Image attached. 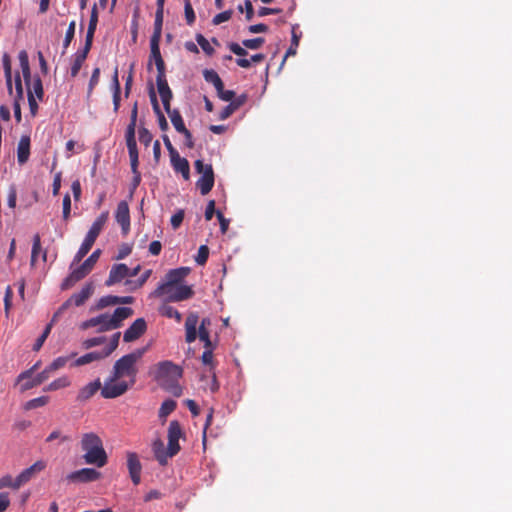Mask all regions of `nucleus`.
I'll return each mask as SVG.
<instances>
[{"label":"nucleus","mask_w":512,"mask_h":512,"mask_svg":"<svg viewBox=\"0 0 512 512\" xmlns=\"http://www.w3.org/2000/svg\"><path fill=\"white\" fill-rule=\"evenodd\" d=\"M145 349H137L119 358L113 366L111 375L104 381L101 396L114 399L125 394L136 383L138 373L137 362L142 358Z\"/></svg>","instance_id":"obj_1"},{"label":"nucleus","mask_w":512,"mask_h":512,"mask_svg":"<svg viewBox=\"0 0 512 512\" xmlns=\"http://www.w3.org/2000/svg\"><path fill=\"white\" fill-rule=\"evenodd\" d=\"M81 450L84 452L82 458L86 464L98 468L104 467L108 462V456L101 438L93 432L84 433L80 441Z\"/></svg>","instance_id":"obj_2"},{"label":"nucleus","mask_w":512,"mask_h":512,"mask_svg":"<svg viewBox=\"0 0 512 512\" xmlns=\"http://www.w3.org/2000/svg\"><path fill=\"white\" fill-rule=\"evenodd\" d=\"M182 374L183 370L180 366L171 361H163L157 365L155 379L167 392L175 397H180L183 390L178 381Z\"/></svg>","instance_id":"obj_3"},{"label":"nucleus","mask_w":512,"mask_h":512,"mask_svg":"<svg viewBox=\"0 0 512 512\" xmlns=\"http://www.w3.org/2000/svg\"><path fill=\"white\" fill-rule=\"evenodd\" d=\"M133 314V310L129 307H118L112 315L107 313L84 321L81 325L83 329L98 327V332H106L117 329L122 325L123 320Z\"/></svg>","instance_id":"obj_4"},{"label":"nucleus","mask_w":512,"mask_h":512,"mask_svg":"<svg viewBox=\"0 0 512 512\" xmlns=\"http://www.w3.org/2000/svg\"><path fill=\"white\" fill-rule=\"evenodd\" d=\"M198 322H199V316L197 315V313L192 312L187 316L186 321H185V330H186L185 340L187 343H192L196 340V338L198 336L199 339L202 342H204L205 348H208L211 346V340H210V333H209L207 327L211 325V320L209 318H203L199 325V329L197 332Z\"/></svg>","instance_id":"obj_5"},{"label":"nucleus","mask_w":512,"mask_h":512,"mask_svg":"<svg viewBox=\"0 0 512 512\" xmlns=\"http://www.w3.org/2000/svg\"><path fill=\"white\" fill-rule=\"evenodd\" d=\"M108 212H102L98 217L97 219L93 222L92 226L90 227L83 243L81 244L79 250L77 251L75 257H74V260H73V263H78L80 262L86 255L87 253L90 251V249L92 248L93 244L95 243L97 237L99 236V234L101 233L104 225L106 224L107 220H108Z\"/></svg>","instance_id":"obj_6"},{"label":"nucleus","mask_w":512,"mask_h":512,"mask_svg":"<svg viewBox=\"0 0 512 512\" xmlns=\"http://www.w3.org/2000/svg\"><path fill=\"white\" fill-rule=\"evenodd\" d=\"M157 297H164L166 303L181 302L194 296V291L189 285H159L154 291Z\"/></svg>","instance_id":"obj_7"},{"label":"nucleus","mask_w":512,"mask_h":512,"mask_svg":"<svg viewBox=\"0 0 512 512\" xmlns=\"http://www.w3.org/2000/svg\"><path fill=\"white\" fill-rule=\"evenodd\" d=\"M100 255L101 250L96 249L79 267L71 271L68 277L63 281L62 288L67 289L88 275L97 263Z\"/></svg>","instance_id":"obj_8"},{"label":"nucleus","mask_w":512,"mask_h":512,"mask_svg":"<svg viewBox=\"0 0 512 512\" xmlns=\"http://www.w3.org/2000/svg\"><path fill=\"white\" fill-rule=\"evenodd\" d=\"M195 170L201 177L196 182L202 195H207L214 186V171L211 164H204L202 160H196Z\"/></svg>","instance_id":"obj_9"},{"label":"nucleus","mask_w":512,"mask_h":512,"mask_svg":"<svg viewBox=\"0 0 512 512\" xmlns=\"http://www.w3.org/2000/svg\"><path fill=\"white\" fill-rule=\"evenodd\" d=\"M18 59L22 71V75L24 78V82L27 86V96H28V104L30 108V112L33 116L36 115L38 111V104L36 102L35 97L33 96V92L30 90V82H31V70L29 64L28 53L25 50H21L18 54Z\"/></svg>","instance_id":"obj_10"},{"label":"nucleus","mask_w":512,"mask_h":512,"mask_svg":"<svg viewBox=\"0 0 512 512\" xmlns=\"http://www.w3.org/2000/svg\"><path fill=\"white\" fill-rule=\"evenodd\" d=\"M94 287L92 284H86L80 292L74 293L68 300H66L61 307L58 309V311L54 314L52 321L55 320V318L61 314L64 310H66L68 307L74 305V306H81L83 305L93 294Z\"/></svg>","instance_id":"obj_11"},{"label":"nucleus","mask_w":512,"mask_h":512,"mask_svg":"<svg viewBox=\"0 0 512 512\" xmlns=\"http://www.w3.org/2000/svg\"><path fill=\"white\" fill-rule=\"evenodd\" d=\"M184 436L181 424L177 420L171 421L167 431L168 455L175 456L180 451L179 439Z\"/></svg>","instance_id":"obj_12"},{"label":"nucleus","mask_w":512,"mask_h":512,"mask_svg":"<svg viewBox=\"0 0 512 512\" xmlns=\"http://www.w3.org/2000/svg\"><path fill=\"white\" fill-rule=\"evenodd\" d=\"M101 477V472L94 468H82L68 474L67 479L73 483H90L98 481Z\"/></svg>","instance_id":"obj_13"},{"label":"nucleus","mask_w":512,"mask_h":512,"mask_svg":"<svg viewBox=\"0 0 512 512\" xmlns=\"http://www.w3.org/2000/svg\"><path fill=\"white\" fill-rule=\"evenodd\" d=\"M127 468L129 471L130 478L134 485H138L141 482V471L142 465L138 455L135 452H127Z\"/></svg>","instance_id":"obj_14"},{"label":"nucleus","mask_w":512,"mask_h":512,"mask_svg":"<svg viewBox=\"0 0 512 512\" xmlns=\"http://www.w3.org/2000/svg\"><path fill=\"white\" fill-rule=\"evenodd\" d=\"M147 329L146 321L143 318H137L124 332L123 340L132 342L140 338Z\"/></svg>","instance_id":"obj_15"},{"label":"nucleus","mask_w":512,"mask_h":512,"mask_svg":"<svg viewBox=\"0 0 512 512\" xmlns=\"http://www.w3.org/2000/svg\"><path fill=\"white\" fill-rule=\"evenodd\" d=\"M46 468V463L42 460L36 461L30 467L24 469L17 477H16V486H22L29 482L35 475Z\"/></svg>","instance_id":"obj_16"},{"label":"nucleus","mask_w":512,"mask_h":512,"mask_svg":"<svg viewBox=\"0 0 512 512\" xmlns=\"http://www.w3.org/2000/svg\"><path fill=\"white\" fill-rule=\"evenodd\" d=\"M115 219L120 224L122 233L126 235L130 230V211L126 201H121L117 205Z\"/></svg>","instance_id":"obj_17"},{"label":"nucleus","mask_w":512,"mask_h":512,"mask_svg":"<svg viewBox=\"0 0 512 512\" xmlns=\"http://www.w3.org/2000/svg\"><path fill=\"white\" fill-rule=\"evenodd\" d=\"M91 45L84 44V47L80 50H78L72 57H71V67H70V75L72 78H75L81 68L85 60L87 59L88 53L91 50Z\"/></svg>","instance_id":"obj_18"},{"label":"nucleus","mask_w":512,"mask_h":512,"mask_svg":"<svg viewBox=\"0 0 512 512\" xmlns=\"http://www.w3.org/2000/svg\"><path fill=\"white\" fill-rule=\"evenodd\" d=\"M190 273L189 267H179L169 270L165 275V281L160 285H184L182 282Z\"/></svg>","instance_id":"obj_19"},{"label":"nucleus","mask_w":512,"mask_h":512,"mask_svg":"<svg viewBox=\"0 0 512 512\" xmlns=\"http://www.w3.org/2000/svg\"><path fill=\"white\" fill-rule=\"evenodd\" d=\"M130 268L126 264H115L111 267L105 285L110 287L128 277Z\"/></svg>","instance_id":"obj_20"},{"label":"nucleus","mask_w":512,"mask_h":512,"mask_svg":"<svg viewBox=\"0 0 512 512\" xmlns=\"http://www.w3.org/2000/svg\"><path fill=\"white\" fill-rule=\"evenodd\" d=\"M160 40L161 39H157V38L150 39V49H151L150 58L153 59L155 62L157 74L166 73L165 62L161 56L160 47H159Z\"/></svg>","instance_id":"obj_21"},{"label":"nucleus","mask_w":512,"mask_h":512,"mask_svg":"<svg viewBox=\"0 0 512 512\" xmlns=\"http://www.w3.org/2000/svg\"><path fill=\"white\" fill-rule=\"evenodd\" d=\"M103 388V385L99 378L94 380L93 382L88 383L84 387H82L77 395V401L79 402H85L89 400L92 396H94L97 391H101Z\"/></svg>","instance_id":"obj_22"},{"label":"nucleus","mask_w":512,"mask_h":512,"mask_svg":"<svg viewBox=\"0 0 512 512\" xmlns=\"http://www.w3.org/2000/svg\"><path fill=\"white\" fill-rule=\"evenodd\" d=\"M171 165L175 172L181 173L185 180L190 178V166L186 158L180 157L179 153L170 156Z\"/></svg>","instance_id":"obj_23"},{"label":"nucleus","mask_w":512,"mask_h":512,"mask_svg":"<svg viewBox=\"0 0 512 512\" xmlns=\"http://www.w3.org/2000/svg\"><path fill=\"white\" fill-rule=\"evenodd\" d=\"M247 101V95L241 94L235 99H232L230 103L222 109L220 112L219 118L221 120H225L229 118L237 109H239L242 105Z\"/></svg>","instance_id":"obj_24"},{"label":"nucleus","mask_w":512,"mask_h":512,"mask_svg":"<svg viewBox=\"0 0 512 512\" xmlns=\"http://www.w3.org/2000/svg\"><path fill=\"white\" fill-rule=\"evenodd\" d=\"M152 451L160 465H166L168 459L173 457L168 455V447L165 449L164 443L161 439H156L153 441Z\"/></svg>","instance_id":"obj_25"},{"label":"nucleus","mask_w":512,"mask_h":512,"mask_svg":"<svg viewBox=\"0 0 512 512\" xmlns=\"http://www.w3.org/2000/svg\"><path fill=\"white\" fill-rule=\"evenodd\" d=\"M30 156V138L22 136L17 147V161L20 165L25 164Z\"/></svg>","instance_id":"obj_26"},{"label":"nucleus","mask_w":512,"mask_h":512,"mask_svg":"<svg viewBox=\"0 0 512 512\" xmlns=\"http://www.w3.org/2000/svg\"><path fill=\"white\" fill-rule=\"evenodd\" d=\"M97 24H98V9H97V5L94 4L91 9L89 24H88L86 38H85V44L92 46L94 34H95V31L97 28Z\"/></svg>","instance_id":"obj_27"},{"label":"nucleus","mask_w":512,"mask_h":512,"mask_svg":"<svg viewBox=\"0 0 512 512\" xmlns=\"http://www.w3.org/2000/svg\"><path fill=\"white\" fill-rule=\"evenodd\" d=\"M133 297L131 296H113V295H107L99 299L98 307L99 308H105L108 306L116 305V304H131L133 302Z\"/></svg>","instance_id":"obj_28"},{"label":"nucleus","mask_w":512,"mask_h":512,"mask_svg":"<svg viewBox=\"0 0 512 512\" xmlns=\"http://www.w3.org/2000/svg\"><path fill=\"white\" fill-rule=\"evenodd\" d=\"M156 84H157V89H158V93L161 97V100L173 98L172 91H171V89L168 85L167 79H166V73L157 74Z\"/></svg>","instance_id":"obj_29"},{"label":"nucleus","mask_w":512,"mask_h":512,"mask_svg":"<svg viewBox=\"0 0 512 512\" xmlns=\"http://www.w3.org/2000/svg\"><path fill=\"white\" fill-rule=\"evenodd\" d=\"M51 374L49 371L45 368L42 372L37 374L33 379H28L26 382H24L21 385V391H27L30 390L40 384H42L44 381H46L48 378H50Z\"/></svg>","instance_id":"obj_30"},{"label":"nucleus","mask_w":512,"mask_h":512,"mask_svg":"<svg viewBox=\"0 0 512 512\" xmlns=\"http://www.w3.org/2000/svg\"><path fill=\"white\" fill-rule=\"evenodd\" d=\"M112 89H113V105L114 111L117 112L120 107V82L118 78V69L115 68L114 74L112 76Z\"/></svg>","instance_id":"obj_31"},{"label":"nucleus","mask_w":512,"mask_h":512,"mask_svg":"<svg viewBox=\"0 0 512 512\" xmlns=\"http://www.w3.org/2000/svg\"><path fill=\"white\" fill-rule=\"evenodd\" d=\"M2 63H3V69H4V76L6 80L7 90L9 94H12L13 88H12V67H11V60L8 54H4L2 57Z\"/></svg>","instance_id":"obj_32"},{"label":"nucleus","mask_w":512,"mask_h":512,"mask_svg":"<svg viewBox=\"0 0 512 512\" xmlns=\"http://www.w3.org/2000/svg\"><path fill=\"white\" fill-rule=\"evenodd\" d=\"M105 356L103 355L102 351L101 352H90V353H87L79 358H77L74 362V366H82V365H86V364H89L93 361H98V360H101V359H104Z\"/></svg>","instance_id":"obj_33"},{"label":"nucleus","mask_w":512,"mask_h":512,"mask_svg":"<svg viewBox=\"0 0 512 512\" xmlns=\"http://www.w3.org/2000/svg\"><path fill=\"white\" fill-rule=\"evenodd\" d=\"M203 77L206 82L213 84L216 90L222 89L223 81L221 80L216 71L212 69H205L203 71Z\"/></svg>","instance_id":"obj_34"},{"label":"nucleus","mask_w":512,"mask_h":512,"mask_svg":"<svg viewBox=\"0 0 512 512\" xmlns=\"http://www.w3.org/2000/svg\"><path fill=\"white\" fill-rule=\"evenodd\" d=\"M70 384H71L70 378L68 376H62V377L52 381L47 386H45L43 388V391H45V392L56 391V390H59L62 388H66V387L70 386Z\"/></svg>","instance_id":"obj_35"},{"label":"nucleus","mask_w":512,"mask_h":512,"mask_svg":"<svg viewBox=\"0 0 512 512\" xmlns=\"http://www.w3.org/2000/svg\"><path fill=\"white\" fill-rule=\"evenodd\" d=\"M176 402L172 399L165 400L159 409V418L162 422L166 421L168 415H170L176 409Z\"/></svg>","instance_id":"obj_36"},{"label":"nucleus","mask_w":512,"mask_h":512,"mask_svg":"<svg viewBox=\"0 0 512 512\" xmlns=\"http://www.w3.org/2000/svg\"><path fill=\"white\" fill-rule=\"evenodd\" d=\"M159 312L164 317L174 318L178 323H180L182 321L181 313L174 307L168 305L167 303L163 304L159 308Z\"/></svg>","instance_id":"obj_37"},{"label":"nucleus","mask_w":512,"mask_h":512,"mask_svg":"<svg viewBox=\"0 0 512 512\" xmlns=\"http://www.w3.org/2000/svg\"><path fill=\"white\" fill-rule=\"evenodd\" d=\"M170 119H171V122L175 128V130L178 132V133H181L183 132L184 130H186L187 128L185 127V124H184V121H183V118L179 112V110L177 109H174L172 113H170L169 115Z\"/></svg>","instance_id":"obj_38"},{"label":"nucleus","mask_w":512,"mask_h":512,"mask_svg":"<svg viewBox=\"0 0 512 512\" xmlns=\"http://www.w3.org/2000/svg\"><path fill=\"white\" fill-rule=\"evenodd\" d=\"M152 273V270H146L141 276L139 279L133 281V280H126L125 281V285H128L130 286V290H136L140 287H142L145 282L148 280V278L150 277Z\"/></svg>","instance_id":"obj_39"},{"label":"nucleus","mask_w":512,"mask_h":512,"mask_svg":"<svg viewBox=\"0 0 512 512\" xmlns=\"http://www.w3.org/2000/svg\"><path fill=\"white\" fill-rule=\"evenodd\" d=\"M164 12L156 11L154 21V31L151 38L161 39Z\"/></svg>","instance_id":"obj_40"},{"label":"nucleus","mask_w":512,"mask_h":512,"mask_svg":"<svg viewBox=\"0 0 512 512\" xmlns=\"http://www.w3.org/2000/svg\"><path fill=\"white\" fill-rule=\"evenodd\" d=\"M30 90L33 92L34 97L36 96L39 100L43 99L44 90L42 81L39 77H35L34 79L31 78Z\"/></svg>","instance_id":"obj_41"},{"label":"nucleus","mask_w":512,"mask_h":512,"mask_svg":"<svg viewBox=\"0 0 512 512\" xmlns=\"http://www.w3.org/2000/svg\"><path fill=\"white\" fill-rule=\"evenodd\" d=\"M73 356H75V354H72L70 357H64V356L58 357V358L54 359L53 362L46 367V369L49 371L50 374H52V373L56 372L57 370L63 368L67 364L68 360L70 358H72Z\"/></svg>","instance_id":"obj_42"},{"label":"nucleus","mask_w":512,"mask_h":512,"mask_svg":"<svg viewBox=\"0 0 512 512\" xmlns=\"http://www.w3.org/2000/svg\"><path fill=\"white\" fill-rule=\"evenodd\" d=\"M135 128H136V124L134 123H129L128 126H127V129H126V133H125V138H126V145H127V148H136L137 147V143H136V139H135Z\"/></svg>","instance_id":"obj_43"},{"label":"nucleus","mask_w":512,"mask_h":512,"mask_svg":"<svg viewBox=\"0 0 512 512\" xmlns=\"http://www.w3.org/2000/svg\"><path fill=\"white\" fill-rule=\"evenodd\" d=\"M75 28H76V22L73 20L69 23L68 28L65 33V38L63 41V53H65V50L69 47L71 44L74 35H75Z\"/></svg>","instance_id":"obj_44"},{"label":"nucleus","mask_w":512,"mask_h":512,"mask_svg":"<svg viewBox=\"0 0 512 512\" xmlns=\"http://www.w3.org/2000/svg\"><path fill=\"white\" fill-rule=\"evenodd\" d=\"M41 252V239L39 234H35L33 236V245H32V251H31V266L35 265V262L37 260V257L39 253Z\"/></svg>","instance_id":"obj_45"},{"label":"nucleus","mask_w":512,"mask_h":512,"mask_svg":"<svg viewBox=\"0 0 512 512\" xmlns=\"http://www.w3.org/2000/svg\"><path fill=\"white\" fill-rule=\"evenodd\" d=\"M48 401H49L48 396H40V397L31 399L25 404V409L32 410V409H35L38 407L45 406L48 403Z\"/></svg>","instance_id":"obj_46"},{"label":"nucleus","mask_w":512,"mask_h":512,"mask_svg":"<svg viewBox=\"0 0 512 512\" xmlns=\"http://www.w3.org/2000/svg\"><path fill=\"white\" fill-rule=\"evenodd\" d=\"M197 44L202 48V50L208 55L211 56L214 54L215 50L209 43V41L202 35H196Z\"/></svg>","instance_id":"obj_47"},{"label":"nucleus","mask_w":512,"mask_h":512,"mask_svg":"<svg viewBox=\"0 0 512 512\" xmlns=\"http://www.w3.org/2000/svg\"><path fill=\"white\" fill-rule=\"evenodd\" d=\"M121 333L116 332L112 338L110 339V342L108 346L102 351L103 355L108 357L119 345V339H120Z\"/></svg>","instance_id":"obj_48"},{"label":"nucleus","mask_w":512,"mask_h":512,"mask_svg":"<svg viewBox=\"0 0 512 512\" xmlns=\"http://www.w3.org/2000/svg\"><path fill=\"white\" fill-rule=\"evenodd\" d=\"M184 14L187 24L192 25L196 16L190 0H184Z\"/></svg>","instance_id":"obj_49"},{"label":"nucleus","mask_w":512,"mask_h":512,"mask_svg":"<svg viewBox=\"0 0 512 512\" xmlns=\"http://www.w3.org/2000/svg\"><path fill=\"white\" fill-rule=\"evenodd\" d=\"M129 158H130V166L132 173L139 172L138 171V165H139V154L138 149L136 148H129L128 149Z\"/></svg>","instance_id":"obj_50"},{"label":"nucleus","mask_w":512,"mask_h":512,"mask_svg":"<svg viewBox=\"0 0 512 512\" xmlns=\"http://www.w3.org/2000/svg\"><path fill=\"white\" fill-rule=\"evenodd\" d=\"M138 134H139V141L145 147H148L153 140V135L151 134V132L145 127H140Z\"/></svg>","instance_id":"obj_51"},{"label":"nucleus","mask_w":512,"mask_h":512,"mask_svg":"<svg viewBox=\"0 0 512 512\" xmlns=\"http://www.w3.org/2000/svg\"><path fill=\"white\" fill-rule=\"evenodd\" d=\"M265 43V39L263 37H257L253 39L243 40L242 44L244 47L252 50L259 49Z\"/></svg>","instance_id":"obj_52"},{"label":"nucleus","mask_w":512,"mask_h":512,"mask_svg":"<svg viewBox=\"0 0 512 512\" xmlns=\"http://www.w3.org/2000/svg\"><path fill=\"white\" fill-rule=\"evenodd\" d=\"M209 256V248L206 245H201L198 249L197 256L195 258V261L199 265H204Z\"/></svg>","instance_id":"obj_53"},{"label":"nucleus","mask_w":512,"mask_h":512,"mask_svg":"<svg viewBox=\"0 0 512 512\" xmlns=\"http://www.w3.org/2000/svg\"><path fill=\"white\" fill-rule=\"evenodd\" d=\"M99 79H100V68L97 67L93 70L90 81H89L88 92H87L88 97L91 96L93 89L99 83Z\"/></svg>","instance_id":"obj_54"},{"label":"nucleus","mask_w":512,"mask_h":512,"mask_svg":"<svg viewBox=\"0 0 512 512\" xmlns=\"http://www.w3.org/2000/svg\"><path fill=\"white\" fill-rule=\"evenodd\" d=\"M232 14H233V11L232 10H226V11H223L217 15H215L212 19V23L214 25H219L223 22H226L228 20L231 19L232 17Z\"/></svg>","instance_id":"obj_55"},{"label":"nucleus","mask_w":512,"mask_h":512,"mask_svg":"<svg viewBox=\"0 0 512 512\" xmlns=\"http://www.w3.org/2000/svg\"><path fill=\"white\" fill-rule=\"evenodd\" d=\"M19 489L20 486H16V478L13 479L11 475H5L0 478V489L2 488Z\"/></svg>","instance_id":"obj_56"},{"label":"nucleus","mask_w":512,"mask_h":512,"mask_svg":"<svg viewBox=\"0 0 512 512\" xmlns=\"http://www.w3.org/2000/svg\"><path fill=\"white\" fill-rule=\"evenodd\" d=\"M184 215L185 213L182 209L178 210L174 215H172L170 223L173 229H178L181 226Z\"/></svg>","instance_id":"obj_57"},{"label":"nucleus","mask_w":512,"mask_h":512,"mask_svg":"<svg viewBox=\"0 0 512 512\" xmlns=\"http://www.w3.org/2000/svg\"><path fill=\"white\" fill-rule=\"evenodd\" d=\"M12 298H13V290L11 286H7L5 290V296H4V309L6 315H8L10 308L12 306Z\"/></svg>","instance_id":"obj_58"},{"label":"nucleus","mask_w":512,"mask_h":512,"mask_svg":"<svg viewBox=\"0 0 512 512\" xmlns=\"http://www.w3.org/2000/svg\"><path fill=\"white\" fill-rule=\"evenodd\" d=\"M62 206H63V219L65 221H67L70 217V212H71V198H70L69 194H66L63 197Z\"/></svg>","instance_id":"obj_59"},{"label":"nucleus","mask_w":512,"mask_h":512,"mask_svg":"<svg viewBox=\"0 0 512 512\" xmlns=\"http://www.w3.org/2000/svg\"><path fill=\"white\" fill-rule=\"evenodd\" d=\"M15 90H16L15 99H18V101L23 100L24 91H23L22 81H21L19 72H17L15 75Z\"/></svg>","instance_id":"obj_60"},{"label":"nucleus","mask_w":512,"mask_h":512,"mask_svg":"<svg viewBox=\"0 0 512 512\" xmlns=\"http://www.w3.org/2000/svg\"><path fill=\"white\" fill-rule=\"evenodd\" d=\"M106 340L105 337H93V338H89V339H86L84 342H83V347L85 349H90L92 347H95V346H98V345H101L102 343H104Z\"/></svg>","instance_id":"obj_61"},{"label":"nucleus","mask_w":512,"mask_h":512,"mask_svg":"<svg viewBox=\"0 0 512 512\" xmlns=\"http://www.w3.org/2000/svg\"><path fill=\"white\" fill-rule=\"evenodd\" d=\"M228 48L230 49V51L232 53H234L235 55L240 56V57H244L248 54L246 49H244L238 43H235V42L229 43Z\"/></svg>","instance_id":"obj_62"},{"label":"nucleus","mask_w":512,"mask_h":512,"mask_svg":"<svg viewBox=\"0 0 512 512\" xmlns=\"http://www.w3.org/2000/svg\"><path fill=\"white\" fill-rule=\"evenodd\" d=\"M217 91V95L220 99H222L223 101H231L232 99H234V96H235V93L234 91L232 90H225L224 89V84H222V89L221 90H216Z\"/></svg>","instance_id":"obj_63"},{"label":"nucleus","mask_w":512,"mask_h":512,"mask_svg":"<svg viewBox=\"0 0 512 512\" xmlns=\"http://www.w3.org/2000/svg\"><path fill=\"white\" fill-rule=\"evenodd\" d=\"M217 219L220 224V230L223 234H225L229 227V219H226L221 211L216 212Z\"/></svg>","instance_id":"obj_64"}]
</instances>
